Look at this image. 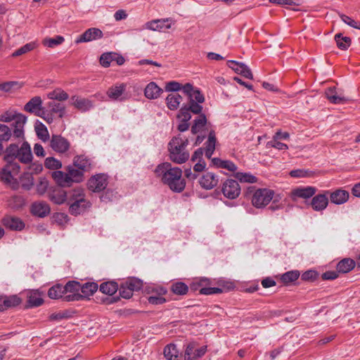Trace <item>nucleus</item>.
Wrapping results in <instances>:
<instances>
[{"instance_id":"obj_1","label":"nucleus","mask_w":360,"mask_h":360,"mask_svg":"<svg viewBox=\"0 0 360 360\" xmlns=\"http://www.w3.org/2000/svg\"><path fill=\"white\" fill-rule=\"evenodd\" d=\"M23 164H29L32 160V154L30 144L25 141L19 148L15 143L10 144L4 150V160L6 165L0 169V181L9 186L13 190L19 188V183L13 177L14 174H18L20 166L16 160Z\"/></svg>"},{"instance_id":"obj_2","label":"nucleus","mask_w":360,"mask_h":360,"mask_svg":"<svg viewBox=\"0 0 360 360\" xmlns=\"http://www.w3.org/2000/svg\"><path fill=\"white\" fill-rule=\"evenodd\" d=\"M157 176L161 177V181L175 192H181L186 186L182 179V170L177 167H172L169 162L160 164L155 169Z\"/></svg>"},{"instance_id":"obj_3","label":"nucleus","mask_w":360,"mask_h":360,"mask_svg":"<svg viewBox=\"0 0 360 360\" xmlns=\"http://www.w3.org/2000/svg\"><path fill=\"white\" fill-rule=\"evenodd\" d=\"M188 144L187 139H183L180 135L174 137L168 145L170 160L176 164L186 162L190 157L189 153L186 150Z\"/></svg>"},{"instance_id":"obj_4","label":"nucleus","mask_w":360,"mask_h":360,"mask_svg":"<svg viewBox=\"0 0 360 360\" xmlns=\"http://www.w3.org/2000/svg\"><path fill=\"white\" fill-rule=\"evenodd\" d=\"M0 121L2 122H13L12 127L14 128V137H24V126L27 121V117L24 115L18 113L15 110H9L0 115Z\"/></svg>"},{"instance_id":"obj_5","label":"nucleus","mask_w":360,"mask_h":360,"mask_svg":"<svg viewBox=\"0 0 360 360\" xmlns=\"http://www.w3.org/2000/svg\"><path fill=\"white\" fill-rule=\"evenodd\" d=\"M251 202L256 208H264L273 199L274 191L268 188H258L255 187H248L247 194H251Z\"/></svg>"},{"instance_id":"obj_6","label":"nucleus","mask_w":360,"mask_h":360,"mask_svg":"<svg viewBox=\"0 0 360 360\" xmlns=\"http://www.w3.org/2000/svg\"><path fill=\"white\" fill-rule=\"evenodd\" d=\"M70 205L69 212L72 215H78L90 207V203L84 198V194L82 188H75L68 200Z\"/></svg>"},{"instance_id":"obj_7","label":"nucleus","mask_w":360,"mask_h":360,"mask_svg":"<svg viewBox=\"0 0 360 360\" xmlns=\"http://www.w3.org/2000/svg\"><path fill=\"white\" fill-rule=\"evenodd\" d=\"M64 286L65 295L63 300L65 302L78 301L82 300V295L79 293L81 284L75 281H68Z\"/></svg>"},{"instance_id":"obj_8","label":"nucleus","mask_w":360,"mask_h":360,"mask_svg":"<svg viewBox=\"0 0 360 360\" xmlns=\"http://www.w3.org/2000/svg\"><path fill=\"white\" fill-rule=\"evenodd\" d=\"M49 146L55 152L63 154L70 149V143L67 139L60 134H52L50 139Z\"/></svg>"},{"instance_id":"obj_9","label":"nucleus","mask_w":360,"mask_h":360,"mask_svg":"<svg viewBox=\"0 0 360 360\" xmlns=\"http://www.w3.org/2000/svg\"><path fill=\"white\" fill-rule=\"evenodd\" d=\"M197 343L192 342L188 343L184 352V360H198L205 355L207 352V346L197 348Z\"/></svg>"},{"instance_id":"obj_10","label":"nucleus","mask_w":360,"mask_h":360,"mask_svg":"<svg viewBox=\"0 0 360 360\" xmlns=\"http://www.w3.org/2000/svg\"><path fill=\"white\" fill-rule=\"evenodd\" d=\"M240 186L237 181L227 179L222 185L221 191L224 195L229 199H236L240 193Z\"/></svg>"},{"instance_id":"obj_11","label":"nucleus","mask_w":360,"mask_h":360,"mask_svg":"<svg viewBox=\"0 0 360 360\" xmlns=\"http://www.w3.org/2000/svg\"><path fill=\"white\" fill-rule=\"evenodd\" d=\"M204 101V96L198 89H195V90L188 96V105H190L191 111L193 114H200L202 112V106L200 104L202 103Z\"/></svg>"},{"instance_id":"obj_12","label":"nucleus","mask_w":360,"mask_h":360,"mask_svg":"<svg viewBox=\"0 0 360 360\" xmlns=\"http://www.w3.org/2000/svg\"><path fill=\"white\" fill-rule=\"evenodd\" d=\"M42 100L39 96H34L30 99L24 106L27 112L34 113L36 115L45 118V108L41 107Z\"/></svg>"},{"instance_id":"obj_13","label":"nucleus","mask_w":360,"mask_h":360,"mask_svg":"<svg viewBox=\"0 0 360 360\" xmlns=\"http://www.w3.org/2000/svg\"><path fill=\"white\" fill-rule=\"evenodd\" d=\"M108 185L107 178L104 174H96L91 177L87 183L88 188L93 192H101Z\"/></svg>"},{"instance_id":"obj_14","label":"nucleus","mask_w":360,"mask_h":360,"mask_svg":"<svg viewBox=\"0 0 360 360\" xmlns=\"http://www.w3.org/2000/svg\"><path fill=\"white\" fill-rule=\"evenodd\" d=\"M103 36V32L96 27H91L86 30L82 34H81L76 40V44L82 42H89L93 40L102 38Z\"/></svg>"},{"instance_id":"obj_15","label":"nucleus","mask_w":360,"mask_h":360,"mask_svg":"<svg viewBox=\"0 0 360 360\" xmlns=\"http://www.w3.org/2000/svg\"><path fill=\"white\" fill-rule=\"evenodd\" d=\"M112 61H115L117 65H122L125 60L123 56L114 52L104 53L100 57V63L103 67H109Z\"/></svg>"},{"instance_id":"obj_16","label":"nucleus","mask_w":360,"mask_h":360,"mask_svg":"<svg viewBox=\"0 0 360 360\" xmlns=\"http://www.w3.org/2000/svg\"><path fill=\"white\" fill-rule=\"evenodd\" d=\"M1 223L6 228L12 231H21L25 227L24 222L18 217L13 216H5L1 219Z\"/></svg>"},{"instance_id":"obj_17","label":"nucleus","mask_w":360,"mask_h":360,"mask_svg":"<svg viewBox=\"0 0 360 360\" xmlns=\"http://www.w3.org/2000/svg\"><path fill=\"white\" fill-rule=\"evenodd\" d=\"M228 65L236 73L241 75L244 77L250 79L253 78L250 69L245 64L236 60H229Z\"/></svg>"},{"instance_id":"obj_18","label":"nucleus","mask_w":360,"mask_h":360,"mask_svg":"<svg viewBox=\"0 0 360 360\" xmlns=\"http://www.w3.org/2000/svg\"><path fill=\"white\" fill-rule=\"evenodd\" d=\"M325 94L326 98L332 103H343L348 100V98L343 95L342 91L338 90L335 86L327 89Z\"/></svg>"},{"instance_id":"obj_19","label":"nucleus","mask_w":360,"mask_h":360,"mask_svg":"<svg viewBox=\"0 0 360 360\" xmlns=\"http://www.w3.org/2000/svg\"><path fill=\"white\" fill-rule=\"evenodd\" d=\"M200 186L206 190H210L218 184V178L212 172L204 174L198 181Z\"/></svg>"},{"instance_id":"obj_20","label":"nucleus","mask_w":360,"mask_h":360,"mask_svg":"<svg viewBox=\"0 0 360 360\" xmlns=\"http://www.w3.org/2000/svg\"><path fill=\"white\" fill-rule=\"evenodd\" d=\"M50 211L49 205L43 201L35 202L31 207L32 214L39 217L47 216L50 213Z\"/></svg>"},{"instance_id":"obj_21","label":"nucleus","mask_w":360,"mask_h":360,"mask_svg":"<svg viewBox=\"0 0 360 360\" xmlns=\"http://www.w3.org/2000/svg\"><path fill=\"white\" fill-rule=\"evenodd\" d=\"M349 197L348 191L339 188L330 193V200L332 203L335 205H342L345 203Z\"/></svg>"},{"instance_id":"obj_22","label":"nucleus","mask_w":360,"mask_h":360,"mask_svg":"<svg viewBox=\"0 0 360 360\" xmlns=\"http://www.w3.org/2000/svg\"><path fill=\"white\" fill-rule=\"evenodd\" d=\"M21 299L17 295L12 296H0V311L6 310L10 307L19 305Z\"/></svg>"},{"instance_id":"obj_23","label":"nucleus","mask_w":360,"mask_h":360,"mask_svg":"<svg viewBox=\"0 0 360 360\" xmlns=\"http://www.w3.org/2000/svg\"><path fill=\"white\" fill-rule=\"evenodd\" d=\"M316 188L312 186L304 188H297L291 192L292 199L295 200L296 198H309L314 195Z\"/></svg>"},{"instance_id":"obj_24","label":"nucleus","mask_w":360,"mask_h":360,"mask_svg":"<svg viewBox=\"0 0 360 360\" xmlns=\"http://www.w3.org/2000/svg\"><path fill=\"white\" fill-rule=\"evenodd\" d=\"M51 176L61 187H68L72 185L68 172L64 173L61 171H55L52 172Z\"/></svg>"},{"instance_id":"obj_25","label":"nucleus","mask_w":360,"mask_h":360,"mask_svg":"<svg viewBox=\"0 0 360 360\" xmlns=\"http://www.w3.org/2000/svg\"><path fill=\"white\" fill-rule=\"evenodd\" d=\"M65 105L58 101H51L46 104L45 111L50 114H58L59 117H63L65 114Z\"/></svg>"},{"instance_id":"obj_26","label":"nucleus","mask_w":360,"mask_h":360,"mask_svg":"<svg viewBox=\"0 0 360 360\" xmlns=\"http://www.w3.org/2000/svg\"><path fill=\"white\" fill-rule=\"evenodd\" d=\"M328 204V198L325 194H319L314 196L311 202L313 209L316 211L323 210Z\"/></svg>"},{"instance_id":"obj_27","label":"nucleus","mask_w":360,"mask_h":360,"mask_svg":"<svg viewBox=\"0 0 360 360\" xmlns=\"http://www.w3.org/2000/svg\"><path fill=\"white\" fill-rule=\"evenodd\" d=\"M73 164L75 167L83 172L89 171L91 167V160L83 155L75 157Z\"/></svg>"},{"instance_id":"obj_28","label":"nucleus","mask_w":360,"mask_h":360,"mask_svg":"<svg viewBox=\"0 0 360 360\" xmlns=\"http://www.w3.org/2000/svg\"><path fill=\"white\" fill-rule=\"evenodd\" d=\"M72 105L81 111H86L92 107L91 101L89 99L74 96L71 98Z\"/></svg>"},{"instance_id":"obj_29","label":"nucleus","mask_w":360,"mask_h":360,"mask_svg":"<svg viewBox=\"0 0 360 360\" xmlns=\"http://www.w3.org/2000/svg\"><path fill=\"white\" fill-rule=\"evenodd\" d=\"M217 142V139L215 136V132L213 130L209 131L208 134V139L206 142V148L205 151V157L208 159H210L214 150L215 145Z\"/></svg>"},{"instance_id":"obj_30","label":"nucleus","mask_w":360,"mask_h":360,"mask_svg":"<svg viewBox=\"0 0 360 360\" xmlns=\"http://www.w3.org/2000/svg\"><path fill=\"white\" fill-rule=\"evenodd\" d=\"M198 117L193 121V124L191 127V132L193 134H196L203 130L207 124V118L205 114H198Z\"/></svg>"},{"instance_id":"obj_31","label":"nucleus","mask_w":360,"mask_h":360,"mask_svg":"<svg viewBox=\"0 0 360 360\" xmlns=\"http://www.w3.org/2000/svg\"><path fill=\"white\" fill-rule=\"evenodd\" d=\"M162 89L160 88L155 82H150L145 89V96L149 99H155L158 98Z\"/></svg>"},{"instance_id":"obj_32","label":"nucleus","mask_w":360,"mask_h":360,"mask_svg":"<svg viewBox=\"0 0 360 360\" xmlns=\"http://www.w3.org/2000/svg\"><path fill=\"white\" fill-rule=\"evenodd\" d=\"M355 266V262L350 258H345L339 262L336 269L338 273H348Z\"/></svg>"},{"instance_id":"obj_33","label":"nucleus","mask_w":360,"mask_h":360,"mask_svg":"<svg viewBox=\"0 0 360 360\" xmlns=\"http://www.w3.org/2000/svg\"><path fill=\"white\" fill-rule=\"evenodd\" d=\"M98 284L94 282H87L81 284L80 292H82V300L91 296L98 290Z\"/></svg>"},{"instance_id":"obj_34","label":"nucleus","mask_w":360,"mask_h":360,"mask_svg":"<svg viewBox=\"0 0 360 360\" xmlns=\"http://www.w3.org/2000/svg\"><path fill=\"white\" fill-rule=\"evenodd\" d=\"M170 21H172L171 18L153 20L145 23L143 28L153 31H160L164 27L165 22Z\"/></svg>"},{"instance_id":"obj_35","label":"nucleus","mask_w":360,"mask_h":360,"mask_svg":"<svg viewBox=\"0 0 360 360\" xmlns=\"http://www.w3.org/2000/svg\"><path fill=\"white\" fill-rule=\"evenodd\" d=\"M181 101L182 97L177 93L169 94L166 98L167 105L171 110H176Z\"/></svg>"},{"instance_id":"obj_36","label":"nucleus","mask_w":360,"mask_h":360,"mask_svg":"<svg viewBox=\"0 0 360 360\" xmlns=\"http://www.w3.org/2000/svg\"><path fill=\"white\" fill-rule=\"evenodd\" d=\"M48 295L51 299H59L65 295L64 286L61 284H56L52 286L48 291Z\"/></svg>"},{"instance_id":"obj_37","label":"nucleus","mask_w":360,"mask_h":360,"mask_svg":"<svg viewBox=\"0 0 360 360\" xmlns=\"http://www.w3.org/2000/svg\"><path fill=\"white\" fill-rule=\"evenodd\" d=\"M118 290V285L113 281L104 282L100 285V291L106 295H112Z\"/></svg>"},{"instance_id":"obj_38","label":"nucleus","mask_w":360,"mask_h":360,"mask_svg":"<svg viewBox=\"0 0 360 360\" xmlns=\"http://www.w3.org/2000/svg\"><path fill=\"white\" fill-rule=\"evenodd\" d=\"M164 356L167 360H178L179 351L174 344H169L164 349Z\"/></svg>"},{"instance_id":"obj_39","label":"nucleus","mask_w":360,"mask_h":360,"mask_svg":"<svg viewBox=\"0 0 360 360\" xmlns=\"http://www.w3.org/2000/svg\"><path fill=\"white\" fill-rule=\"evenodd\" d=\"M21 187L25 190L29 191L34 186V178L32 173L25 172L20 178Z\"/></svg>"},{"instance_id":"obj_40","label":"nucleus","mask_w":360,"mask_h":360,"mask_svg":"<svg viewBox=\"0 0 360 360\" xmlns=\"http://www.w3.org/2000/svg\"><path fill=\"white\" fill-rule=\"evenodd\" d=\"M43 299L39 297L37 292L31 291L27 295V307H39L43 304Z\"/></svg>"},{"instance_id":"obj_41","label":"nucleus","mask_w":360,"mask_h":360,"mask_svg":"<svg viewBox=\"0 0 360 360\" xmlns=\"http://www.w3.org/2000/svg\"><path fill=\"white\" fill-rule=\"evenodd\" d=\"M49 99L56 101H66L68 98V94L60 89H56L47 94Z\"/></svg>"},{"instance_id":"obj_42","label":"nucleus","mask_w":360,"mask_h":360,"mask_svg":"<svg viewBox=\"0 0 360 360\" xmlns=\"http://www.w3.org/2000/svg\"><path fill=\"white\" fill-rule=\"evenodd\" d=\"M68 172L70 175V179L72 182L79 183L83 181L84 172L79 168L75 169L72 167H68Z\"/></svg>"},{"instance_id":"obj_43","label":"nucleus","mask_w":360,"mask_h":360,"mask_svg":"<svg viewBox=\"0 0 360 360\" xmlns=\"http://www.w3.org/2000/svg\"><path fill=\"white\" fill-rule=\"evenodd\" d=\"M35 131L38 138L42 141L46 142L51 139L46 127L42 123L36 124Z\"/></svg>"},{"instance_id":"obj_44","label":"nucleus","mask_w":360,"mask_h":360,"mask_svg":"<svg viewBox=\"0 0 360 360\" xmlns=\"http://www.w3.org/2000/svg\"><path fill=\"white\" fill-rule=\"evenodd\" d=\"M126 85L121 84L119 86H115L110 88L107 92L109 98L117 100L125 90Z\"/></svg>"},{"instance_id":"obj_45","label":"nucleus","mask_w":360,"mask_h":360,"mask_svg":"<svg viewBox=\"0 0 360 360\" xmlns=\"http://www.w3.org/2000/svg\"><path fill=\"white\" fill-rule=\"evenodd\" d=\"M234 177L241 183H256L257 178L250 173L236 172Z\"/></svg>"},{"instance_id":"obj_46","label":"nucleus","mask_w":360,"mask_h":360,"mask_svg":"<svg viewBox=\"0 0 360 360\" xmlns=\"http://www.w3.org/2000/svg\"><path fill=\"white\" fill-rule=\"evenodd\" d=\"M50 199L56 204H63L67 200L66 192L63 190L54 191L50 195Z\"/></svg>"},{"instance_id":"obj_47","label":"nucleus","mask_w":360,"mask_h":360,"mask_svg":"<svg viewBox=\"0 0 360 360\" xmlns=\"http://www.w3.org/2000/svg\"><path fill=\"white\" fill-rule=\"evenodd\" d=\"M335 40L338 47L342 50H346L351 44V39L347 37H342L341 33L335 34Z\"/></svg>"},{"instance_id":"obj_48","label":"nucleus","mask_w":360,"mask_h":360,"mask_svg":"<svg viewBox=\"0 0 360 360\" xmlns=\"http://www.w3.org/2000/svg\"><path fill=\"white\" fill-rule=\"evenodd\" d=\"M24 204L23 198L19 195L12 197L8 202V207L14 210H18L22 208Z\"/></svg>"},{"instance_id":"obj_49","label":"nucleus","mask_w":360,"mask_h":360,"mask_svg":"<svg viewBox=\"0 0 360 360\" xmlns=\"http://www.w3.org/2000/svg\"><path fill=\"white\" fill-rule=\"evenodd\" d=\"M37 45L35 42H30L28 44H26L23 46L20 47V49L15 50L11 55L12 57H18L20 56H22L23 54H25L32 50H34L36 48Z\"/></svg>"},{"instance_id":"obj_50","label":"nucleus","mask_w":360,"mask_h":360,"mask_svg":"<svg viewBox=\"0 0 360 360\" xmlns=\"http://www.w3.org/2000/svg\"><path fill=\"white\" fill-rule=\"evenodd\" d=\"M300 276V272L298 271H290L281 276V281L285 284H288L296 281Z\"/></svg>"},{"instance_id":"obj_51","label":"nucleus","mask_w":360,"mask_h":360,"mask_svg":"<svg viewBox=\"0 0 360 360\" xmlns=\"http://www.w3.org/2000/svg\"><path fill=\"white\" fill-rule=\"evenodd\" d=\"M171 290L176 295H184L188 292V288L184 283L177 282L172 285Z\"/></svg>"},{"instance_id":"obj_52","label":"nucleus","mask_w":360,"mask_h":360,"mask_svg":"<svg viewBox=\"0 0 360 360\" xmlns=\"http://www.w3.org/2000/svg\"><path fill=\"white\" fill-rule=\"evenodd\" d=\"M166 292H167V290L165 288H160L158 295L150 296L148 298V302L152 304H161L165 303L166 302V300L161 295H165Z\"/></svg>"},{"instance_id":"obj_53","label":"nucleus","mask_w":360,"mask_h":360,"mask_svg":"<svg viewBox=\"0 0 360 360\" xmlns=\"http://www.w3.org/2000/svg\"><path fill=\"white\" fill-rule=\"evenodd\" d=\"M190 105H185L181 107L177 115V117L183 121H189L191 118Z\"/></svg>"},{"instance_id":"obj_54","label":"nucleus","mask_w":360,"mask_h":360,"mask_svg":"<svg viewBox=\"0 0 360 360\" xmlns=\"http://www.w3.org/2000/svg\"><path fill=\"white\" fill-rule=\"evenodd\" d=\"M11 136V129L7 125L0 124V141H8Z\"/></svg>"},{"instance_id":"obj_55","label":"nucleus","mask_w":360,"mask_h":360,"mask_svg":"<svg viewBox=\"0 0 360 360\" xmlns=\"http://www.w3.org/2000/svg\"><path fill=\"white\" fill-rule=\"evenodd\" d=\"M124 282L128 285L129 289H130V291L132 293L134 292V291L139 290L143 285L142 281L137 278H131Z\"/></svg>"},{"instance_id":"obj_56","label":"nucleus","mask_w":360,"mask_h":360,"mask_svg":"<svg viewBox=\"0 0 360 360\" xmlns=\"http://www.w3.org/2000/svg\"><path fill=\"white\" fill-rule=\"evenodd\" d=\"M65 39L61 36H57L56 38H46L43 40V44L48 47H54L55 46L61 44Z\"/></svg>"},{"instance_id":"obj_57","label":"nucleus","mask_w":360,"mask_h":360,"mask_svg":"<svg viewBox=\"0 0 360 360\" xmlns=\"http://www.w3.org/2000/svg\"><path fill=\"white\" fill-rule=\"evenodd\" d=\"M18 82L9 81L6 82H0V91L8 93L12 91L15 88H19Z\"/></svg>"},{"instance_id":"obj_58","label":"nucleus","mask_w":360,"mask_h":360,"mask_svg":"<svg viewBox=\"0 0 360 360\" xmlns=\"http://www.w3.org/2000/svg\"><path fill=\"white\" fill-rule=\"evenodd\" d=\"M44 165L48 169H57L62 167V163L56 158L51 157L45 160Z\"/></svg>"},{"instance_id":"obj_59","label":"nucleus","mask_w":360,"mask_h":360,"mask_svg":"<svg viewBox=\"0 0 360 360\" xmlns=\"http://www.w3.org/2000/svg\"><path fill=\"white\" fill-rule=\"evenodd\" d=\"M120 295L124 299H129L132 297L133 294L129 289L128 285L125 282H123L119 288Z\"/></svg>"},{"instance_id":"obj_60","label":"nucleus","mask_w":360,"mask_h":360,"mask_svg":"<svg viewBox=\"0 0 360 360\" xmlns=\"http://www.w3.org/2000/svg\"><path fill=\"white\" fill-rule=\"evenodd\" d=\"M319 276V274L314 270H308L305 272H304L301 278L303 281H313L316 280Z\"/></svg>"},{"instance_id":"obj_61","label":"nucleus","mask_w":360,"mask_h":360,"mask_svg":"<svg viewBox=\"0 0 360 360\" xmlns=\"http://www.w3.org/2000/svg\"><path fill=\"white\" fill-rule=\"evenodd\" d=\"M340 17L341 20L345 23L347 24L348 25H349L354 28L360 30V22H359L355 21L354 20L352 19L350 17H349L345 14H340Z\"/></svg>"},{"instance_id":"obj_62","label":"nucleus","mask_w":360,"mask_h":360,"mask_svg":"<svg viewBox=\"0 0 360 360\" xmlns=\"http://www.w3.org/2000/svg\"><path fill=\"white\" fill-rule=\"evenodd\" d=\"M224 292V288H202L200 290V293L202 295H212V294H219Z\"/></svg>"},{"instance_id":"obj_63","label":"nucleus","mask_w":360,"mask_h":360,"mask_svg":"<svg viewBox=\"0 0 360 360\" xmlns=\"http://www.w3.org/2000/svg\"><path fill=\"white\" fill-rule=\"evenodd\" d=\"M268 147H273L278 150H287L288 146L283 143L278 141V140L273 139L272 141L267 143Z\"/></svg>"},{"instance_id":"obj_64","label":"nucleus","mask_w":360,"mask_h":360,"mask_svg":"<svg viewBox=\"0 0 360 360\" xmlns=\"http://www.w3.org/2000/svg\"><path fill=\"white\" fill-rule=\"evenodd\" d=\"M181 89V84L177 82H169L166 84L165 90L167 91H178Z\"/></svg>"}]
</instances>
